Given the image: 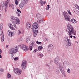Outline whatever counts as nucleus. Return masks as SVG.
<instances>
[{
	"mask_svg": "<svg viewBox=\"0 0 79 79\" xmlns=\"http://www.w3.org/2000/svg\"><path fill=\"white\" fill-rule=\"evenodd\" d=\"M10 2V0H7V1L5 2H2L0 5V12L2 11V10H4L5 12L6 13L7 11V8L8 3Z\"/></svg>",
	"mask_w": 79,
	"mask_h": 79,
	"instance_id": "nucleus-1",
	"label": "nucleus"
},
{
	"mask_svg": "<svg viewBox=\"0 0 79 79\" xmlns=\"http://www.w3.org/2000/svg\"><path fill=\"white\" fill-rule=\"evenodd\" d=\"M54 62L56 64L59 65L60 71L61 72L62 74H64L65 72L63 69V67L61 66V64L60 63V57H59V56H57L55 58L54 60Z\"/></svg>",
	"mask_w": 79,
	"mask_h": 79,
	"instance_id": "nucleus-2",
	"label": "nucleus"
},
{
	"mask_svg": "<svg viewBox=\"0 0 79 79\" xmlns=\"http://www.w3.org/2000/svg\"><path fill=\"white\" fill-rule=\"evenodd\" d=\"M66 31L67 33V34L69 36L73 34L74 35H76V31L74 30V27L70 25V26H68V27Z\"/></svg>",
	"mask_w": 79,
	"mask_h": 79,
	"instance_id": "nucleus-3",
	"label": "nucleus"
},
{
	"mask_svg": "<svg viewBox=\"0 0 79 79\" xmlns=\"http://www.w3.org/2000/svg\"><path fill=\"white\" fill-rule=\"evenodd\" d=\"M29 2V0H22L21 3L19 4V8L22 9L25 5H26Z\"/></svg>",
	"mask_w": 79,
	"mask_h": 79,
	"instance_id": "nucleus-4",
	"label": "nucleus"
},
{
	"mask_svg": "<svg viewBox=\"0 0 79 79\" xmlns=\"http://www.w3.org/2000/svg\"><path fill=\"white\" fill-rule=\"evenodd\" d=\"M38 24H37V23L35 22L33 24L31 29H32V31L34 32H37H37H38Z\"/></svg>",
	"mask_w": 79,
	"mask_h": 79,
	"instance_id": "nucleus-5",
	"label": "nucleus"
},
{
	"mask_svg": "<svg viewBox=\"0 0 79 79\" xmlns=\"http://www.w3.org/2000/svg\"><path fill=\"white\" fill-rule=\"evenodd\" d=\"M19 48V47L18 46H15V48H11L9 51V53L10 54H13V53H15L16 52H18V50Z\"/></svg>",
	"mask_w": 79,
	"mask_h": 79,
	"instance_id": "nucleus-6",
	"label": "nucleus"
},
{
	"mask_svg": "<svg viewBox=\"0 0 79 79\" xmlns=\"http://www.w3.org/2000/svg\"><path fill=\"white\" fill-rule=\"evenodd\" d=\"M63 15L64 16L65 18V20L66 21H69V22H71L70 19H69V15H68V14L66 12L64 11L63 13Z\"/></svg>",
	"mask_w": 79,
	"mask_h": 79,
	"instance_id": "nucleus-7",
	"label": "nucleus"
},
{
	"mask_svg": "<svg viewBox=\"0 0 79 79\" xmlns=\"http://www.w3.org/2000/svg\"><path fill=\"white\" fill-rule=\"evenodd\" d=\"M19 47L20 48H22V49L24 51H25V52L28 51V50H29L28 47L22 44L20 45Z\"/></svg>",
	"mask_w": 79,
	"mask_h": 79,
	"instance_id": "nucleus-8",
	"label": "nucleus"
},
{
	"mask_svg": "<svg viewBox=\"0 0 79 79\" xmlns=\"http://www.w3.org/2000/svg\"><path fill=\"white\" fill-rule=\"evenodd\" d=\"M14 72L15 74H18V75H20L21 74V70H19L18 69L15 68L14 70Z\"/></svg>",
	"mask_w": 79,
	"mask_h": 79,
	"instance_id": "nucleus-9",
	"label": "nucleus"
},
{
	"mask_svg": "<svg viewBox=\"0 0 79 79\" xmlns=\"http://www.w3.org/2000/svg\"><path fill=\"white\" fill-rule=\"evenodd\" d=\"M53 46L52 44H49L48 46V52L50 53L52 52V50L53 49Z\"/></svg>",
	"mask_w": 79,
	"mask_h": 79,
	"instance_id": "nucleus-10",
	"label": "nucleus"
},
{
	"mask_svg": "<svg viewBox=\"0 0 79 79\" xmlns=\"http://www.w3.org/2000/svg\"><path fill=\"white\" fill-rule=\"evenodd\" d=\"M22 67L23 69H26V62L25 60L23 61L22 64Z\"/></svg>",
	"mask_w": 79,
	"mask_h": 79,
	"instance_id": "nucleus-11",
	"label": "nucleus"
},
{
	"mask_svg": "<svg viewBox=\"0 0 79 79\" xmlns=\"http://www.w3.org/2000/svg\"><path fill=\"white\" fill-rule=\"evenodd\" d=\"M9 35L10 37H13V35H15V33H14V32H10L9 33Z\"/></svg>",
	"mask_w": 79,
	"mask_h": 79,
	"instance_id": "nucleus-12",
	"label": "nucleus"
},
{
	"mask_svg": "<svg viewBox=\"0 0 79 79\" xmlns=\"http://www.w3.org/2000/svg\"><path fill=\"white\" fill-rule=\"evenodd\" d=\"M16 21V23L17 24H20V21L19 20V19L18 18L16 20H15Z\"/></svg>",
	"mask_w": 79,
	"mask_h": 79,
	"instance_id": "nucleus-13",
	"label": "nucleus"
},
{
	"mask_svg": "<svg viewBox=\"0 0 79 79\" xmlns=\"http://www.w3.org/2000/svg\"><path fill=\"white\" fill-rule=\"evenodd\" d=\"M36 17L38 19H41V15L40 14H37L36 15Z\"/></svg>",
	"mask_w": 79,
	"mask_h": 79,
	"instance_id": "nucleus-14",
	"label": "nucleus"
},
{
	"mask_svg": "<svg viewBox=\"0 0 79 79\" xmlns=\"http://www.w3.org/2000/svg\"><path fill=\"white\" fill-rule=\"evenodd\" d=\"M10 18L11 19H12L13 20H14V21H15V20H16V19H17L18 18L15 17V16H11L10 17Z\"/></svg>",
	"mask_w": 79,
	"mask_h": 79,
	"instance_id": "nucleus-15",
	"label": "nucleus"
},
{
	"mask_svg": "<svg viewBox=\"0 0 79 79\" xmlns=\"http://www.w3.org/2000/svg\"><path fill=\"white\" fill-rule=\"evenodd\" d=\"M26 27L27 29H31V24H27V23Z\"/></svg>",
	"mask_w": 79,
	"mask_h": 79,
	"instance_id": "nucleus-16",
	"label": "nucleus"
},
{
	"mask_svg": "<svg viewBox=\"0 0 79 79\" xmlns=\"http://www.w3.org/2000/svg\"><path fill=\"white\" fill-rule=\"evenodd\" d=\"M40 4L41 6H43V5H44V2L43 1H40Z\"/></svg>",
	"mask_w": 79,
	"mask_h": 79,
	"instance_id": "nucleus-17",
	"label": "nucleus"
},
{
	"mask_svg": "<svg viewBox=\"0 0 79 79\" xmlns=\"http://www.w3.org/2000/svg\"><path fill=\"white\" fill-rule=\"evenodd\" d=\"M71 21L72 23H76V21L74 19H73L71 20Z\"/></svg>",
	"mask_w": 79,
	"mask_h": 79,
	"instance_id": "nucleus-18",
	"label": "nucleus"
},
{
	"mask_svg": "<svg viewBox=\"0 0 79 79\" xmlns=\"http://www.w3.org/2000/svg\"><path fill=\"white\" fill-rule=\"evenodd\" d=\"M38 32H37V30L36 31L34 32L33 33V36L34 37H36V36L37 35V34Z\"/></svg>",
	"mask_w": 79,
	"mask_h": 79,
	"instance_id": "nucleus-19",
	"label": "nucleus"
},
{
	"mask_svg": "<svg viewBox=\"0 0 79 79\" xmlns=\"http://www.w3.org/2000/svg\"><path fill=\"white\" fill-rule=\"evenodd\" d=\"M60 73V70H59V69H57L56 71V73L57 74H58Z\"/></svg>",
	"mask_w": 79,
	"mask_h": 79,
	"instance_id": "nucleus-20",
	"label": "nucleus"
},
{
	"mask_svg": "<svg viewBox=\"0 0 79 79\" xmlns=\"http://www.w3.org/2000/svg\"><path fill=\"white\" fill-rule=\"evenodd\" d=\"M4 71V70H3V69H1L0 70V75H1V74H3V73Z\"/></svg>",
	"mask_w": 79,
	"mask_h": 79,
	"instance_id": "nucleus-21",
	"label": "nucleus"
},
{
	"mask_svg": "<svg viewBox=\"0 0 79 79\" xmlns=\"http://www.w3.org/2000/svg\"><path fill=\"white\" fill-rule=\"evenodd\" d=\"M29 49L31 51L32 50V45H30L29 47Z\"/></svg>",
	"mask_w": 79,
	"mask_h": 79,
	"instance_id": "nucleus-22",
	"label": "nucleus"
},
{
	"mask_svg": "<svg viewBox=\"0 0 79 79\" xmlns=\"http://www.w3.org/2000/svg\"><path fill=\"white\" fill-rule=\"evenodd\" d=\"M5 38H4V36L3 35H2V37H1V41L2 42H3L4 41V40Z\"/></svg>",
	"mask_w": 79,
	"mask_h": 79,
	"instance_id": "nucleus-23",
	"label": "nucleus"
},
{
	"mask_svg": "<svg viewBox=\"0 0 79 79\" xmlns=\"http://www.w3.org/2000/svg\"><path fill=\"white\" fill-rule=\"evenodd\" d=\"M37 55L38 56H40V58H42V57L44 56V55H43L42 54H38Z\"/></svg>",
	"mask_w": 79,
	"mask_h": 79,
	"instance_id": "nucleus-24",
	"label": "nucleus"
},
{
	"mask_svg": "<svg viewBox=\"0 0 79 79\" xmlns=\"http://www.w3.org/2000/svg\"><path fill=\"white\" fill-rule=\"evenodd\" d=\"M18 35H20V34H22V32L20 30H19L18 31Z\"/></svg>",
	"mask_w": 79,
	"mask_h": 79,
	"instance_id": "nucleus-25",
	"label": "nucleus"
},
{
	"mask_svg": "<svg viewBox=\"0 0 79 79\" xmlns=\"http://www.w3.org/2000/svg\"><path fill=\"white\" fill-rule=\"evenodd\" d=\"M43 48V47H42V46H39L38 47V49L39 51L40 50H41V49H42Z\"/></svg>",
	"mask_w": 79,
	"mask_h": 79,
	"instance_id": "nucleus-26",
	"label": "nucleus"
},
{
	"mask_svg": "<svg viewBox=\"0 0 79 79\" xmlns=\"http://www.w3.org/2000/svg\"><path fill=\"white\" fill-rule=\"evenodd\" d=\"M11 6L12 9H13V10H14L15 9V6L13 4H11Z\"/></svg>",
	"mask_w": 79,
	"mask_h": 79,
	"instance_id": "nucleus-27",
	"label": "nucleus"
},
{
	"mask_svg": "<svg viewBox=\"0 0 79 79\" xmlns=\"http://www.w3.org/2000/svg\"><path fill=\"white\" fill-rule=\"evenodd\" d=\"M7 77L8 78H10L11 77V75L9 74V73L7 74Z\"/></svg>",
	"mask_w": 79,
	"mask_h": 79,
	"instance_id": "nucleus-28",
	"label": "nucleus"
},
{
	"mask_svg": "<svg viewBox=\"0 0 79 79\" xmlns=\"http://www.w3.org/2000/svg\"><path fill=\"white\" fill-rule=\"evenodd\" d=\"M29 41H30V39H29V38H27V39H26L27 43H28V42H29Z\"/></svg>",
	"mask_w": 79,
	"mask_h": 79,
	"instance_id": "nucleus-29",
	"label": "nucleus"
},
{
	"mask_svg": "<svg viewBox=\"0 0 79 79\" xmlns=\"http://www.w3.org/2000/svg\"><path fill=\"white\" fill-rule=\"evenodd\" d=\"M15 3L16 5H18V1L17 0L15 1Z\"/></svg>",
	"mask_w": 79,
	"mask_h": 79,
	"instance_id": "nucleus-30",
	"label": "nucleus"
},
{
	"mask_svg": "<svg viewBox=\"0 0 79 79\" xmlns=\"http://www.w3.org/2000/svg\"><path fill=\"white\" fill-rule=\"evenodd\" d=\"M68 39H68V38L67 37H65L64 38V40L65 41H66V40L67 41L68 40Z\"/></svg>",
	"mask_w": 79,
	"mask_h": 79,
	"instance_id": "nucleus-31",
	"label": "nucleus"
},
{
	"mask_svg": "<svg viewBox=\"0 0 79 79\" xmlns=\"http://www.w3.org/2000/svg\"><path fill=\"white\" fill-rule=\"evenodd\" d=\"M67 11H68V13H69V15H72V14H71V13L70 10H68Z\"/></svg>",
	"mask_w": 79,
	"mask_h": 79,
	"instance_id": "nucleus-32",
	"label": "nucleus"
},
{
	"mask_svg": "<svg viewBox=\"0 0 79 79\" xmlns=\"http://www.w3.org/2000/svg\"><path fill=\"white\" fill-rule=\"evenodd\" d=\"M17 11L18 12H18V13H21V10H19V9H17Z\"/></svg>",
	"mask_w": 79,
	"mask_h": 79,
	"instance_id": "nucleus-33",
	"label": "nucleus"
},
{
	"mask_svg": "<svg viewBox=\"0 0 79 79\" xmlns=\"http://www.w3.org/2000/svg\"><path fill=\"white\" fill-rule=\"evenodd\" d=\"M71 44H72L71 42H70V43H68V44L69 46H71Z\"/></svg>",
	"mask_w": 79,
	"mask_h": 79,
	"instance_id": "nucleus-34",
	"label": "nucleus"
},
{
	"mask_svg": "<svg viewBox=\"0 0 79 79\" xmlns=\"http://www.w3.org/2000/svg\"><path fill=\"white\" fill-rule=\"evenodd\" d=\"M67 41L68 42V43L71 42V40L70 39H68Z\"/></svg>",
	"mask_w": 79,
	"mask_h": 79,
	"instance_id": "nucleus-35",
	"label": "nucleus"
},
{
	"mask_svg": "<svg viewBox=\"0 0 79 79\" xmlns=\"http://www.w3.org/2000/svg\"><path fill=\"white\" fill-rule=\"evenodd\" d=\"M67 72L69 73H70V69H67Z\"/></svg>",
	"mask_w": 79,
	"mask_h": 79,
	"instance_id": "nucleus-36",
	"label": "nucleus"
},
{
	"mask_svg": "<svg viewBox=\"0 0 79 79\" xmlns=\"http://www.w3.org/2000/svg\"><path fill=\"white\" fill-rule=\"evenodd\" d=\"M36 44H41V42H39V41H36Z\"/></svg>",
	"mask_w": 79,
	"mask_h": 79,
	"instance_id": "nucleus-37",
	"label": "nucleus"
},
{
	"mask_svg": "<svg viewBox=\"0 0 79 79\" xmlns=\"http://www.w3.org/2000/svg\"><path fill=\"white\" fill-rule=\"evenodd\" d=\"M31 44L32 45H34V41H32L31 42Z\"/></svg>",
	"mask_w": 79,
	"mask_h": 79,
	"instance_id": "nucleus-38",
	"label": "nucleus"
},
{
	"mask_svg": "<svg viewBox=\"0 0 79 79\" xmlns=\"http://www.w3.org/2000/svg\"><path fill=\"white\" fill-rule=\"evenodd\" d=\"M13 25L14 26L15 28H16V29L17 28V27H16V24H13Z\"/></svg>",
	"mask_w": 79,
	"mask_h": 79,
	"instance_id": "nucleus-39",
	"label": "nucleus"
},
{
	"mask_svg": "<svg viewBox=\"0 0 79 79\" xmlns=\"http://www.w3.org/2000/svg\"><path fill=\"white\" fill-rule=\"evenodd\" d=\"M14 60L15 61H16V60H18V57L15 58H14Z\"/></svg>",
	"mask_w": 79,
	"mask_h": 79,
	"instance_id": "nucleus-40",
	"label": "nucleus"
},
{
	"mask_svg": "<svg viewBox=\"0 0 79 79\" xmlns=\"http://www.w3.org/2000/svg\"><path fill=\"white\" fill-rule=\"evenodd\" d=\"M17 16H20V15L19 13L17 12Z\"/></svg>",
	"mask_w": 79,
	"mask_h": 79,
	"instance_id": "nucleus-41",
	"label": "nucleus"
},
{
	"mask_svg": "<svg viewBox=\"0 0 79 79\" xmlns=\"http://www.w3.org/2000/svg\"><path fill=\"white\" fill-rule=\"evenodd\" d=\"M37 51V49H35V50H34L33 52L34 53H35V52H36Z\"/></svg>",
	"mask_w": 79,
	"mask_h": 79,
	"instance_id": "nucleus-42",
	"label": "nucleus"
},
{
	"mask_svg": "<svg viewBox=\"0 0 79 79\" xmlns=\"http://www.w3.org/2000/svg\"><path fill=\"white\" fill-rule=\"evenodd\" d=\"M2 52H3L2 50L0 49V54H2Z\"/></svg>",
	"mask_w": 79,
	"mask_h": 79,
	"instance_id": "nucleus-43",
	"label": "nucleus"
},
{
	"mask_svg": "<svg viewBox=\"0 0 79 79\" xmlns=\"http://www.w3.org/2000/svg\"><path fill=\"white\" fill-rule=\"evenodd\" d=\"M40 21V23H44V21H43V20L42 19Z\"/></svg>",
	"mask_w": 79,
	"mask_h": 79,
	"instance_id": "nucleus-44",
	"label": "nucleus"
},
{
	"mask_svg": "<svg viewBox=\"0 0 79 79\" xmlns=\"http://www.w3.org/2000/svg\"><path fill=\"white\" fill-rule=\"evenodd\" d=\"M31 36H29L28 37V39H31Z\"/></svg>",
	"mask_w": 79,
	"mask_h": 79,
	"instance_id": "nucleus-45",
	"label": "nucleus"
},
{
	"mask_svg": "<svg viewBox=\"0 0 79 79\" xmlns=\"http://www.w3.org/2000/svg\"><path fill=\"white\" fill-rule=\"evenodd\" d=\"M45 40H46V41H48V39L47 38H45Z\"/></svg>",
	"mask_w": 79,
	"mask_h": 79,
	"instance_id": "nucleus-46",
	"label": "nucleus"
},
{
	"mask_svg": "<svg viewBox=\"0 0 79 79\" xmlns=\"http://www.w3.org/2000/svg\"><path fill=\"white\" fill-rule=\"evenodd\" d=\"M9 27H10V29H13V27H11V26H9Z\"/></svg>",
	"mask_w": 79,
	"mask_h": 79,
	"instance_id": "nucleus-47",
	"label": "nucleus"
},
{
	"mask_svg": "<svg viewBox=\"0 0 79 79\" xmlns=\"http://www.w3.org/2000/svg\"><path fill=\"white\" fill-rule=\"evenodd\" d=\"M11 60H13V55H12L11 57Z\"/></svg>",
	"mask_w": 79,
	"mask_h": 79,
	"instance_id": "nucleus-48",
	"label": "nucleus"
},
{
	"mask_svg": "<svg viewBox=\"0 0 79 79\" xmlns=\"http://www.w3.org/2000/svg\"><path fill=\"white\" fill-rule=\"evenodd\" d=\"M46 66H49V65H48V64H46Z\"/></svg>",
	"mask_w": 79,
	"mask_h": 79,
	"instance_id": "nucleus-49",
	"label": "nucleus"
},
{
	"mask_svg": "<svg viewBox=\"0 0 79 79\" xmlns=\"http://www.w3.org/2000/svg\"><path fill=\"white\" fill-rule=\"evenodd\" d=\"M31 46H32V47H34V46H35V45L34 44H33V45H31Z\"/></svg>",
	"mask_w": 79,
	"mask_h": 79,
	"instance_id": "nucleus-50",
	"label": "nucleus"
},
{
	"mask_svg": "<svg viewBox=\"0 0 79 79\" xmlns=\"http://www.w3.org/2000/svg\"><path fill=\"white\" fill-rule=\"evenodd\" d=\"M54 69V67H51V69Z\"/></svg>",
	"mask_w": 79,
	"mask_h": 79,
	"instance_id": "nucleus-51",
	"label": "nucleus"
},
{
	"mask_svg": "<svg viewBox=\"0 0 79 79\" xmlns=\"http://www.w3.org/2000/svg\"><path fill=\"white\" fill-rule=\"evenodd\" d=\"M52 62H53V60H51L50 61V63H52Z\"/></svg>",
	"mask_w": 79,
	"mask_h": 79,
	"instance_id": "nucleus-52",
	"label": "nucleus"
},
{
	"mask_svg": "<svg viewBox=\"0 0 79 79\" xmlns=\"http://www.w3.org/2000/svg\"><path fill=\"white\" fill-rule=\"evenodd\" d=\"M2 58V55L0 54V58Z\"/></svg>",
	"mask_w": 79,
	"mask_h": 79,
	"instance_id": "nucleus-53",
	"label": "nucleus"
},
{
	"mask_svg": "<svg viewBox=\"0 0 79 79\" xmlns=\"http://www.w3.org/2000/svg\"><path fill=\"white\" fill-rule=\"evenodd\" d=\"M73 37L74 39H76V37L74 36H73Z\"/></svg>",
	"mask_w": 79,
	"mask_h": 79,
	"instance_id": "nucleus-54",
	"label": "nucleus"
},
{
	"mask_svg": "<svg viewBox=\"0 0 79 79\" xmlns=\"http://www.w3.org/2000/svg\"><path fill=\"white\" fill-rule=\"evenodd\" d=\"M10 26H13V25L11 24V23H10Z\"/></svg>",
	"mask_w": 79,
	"mask_h": 79,
	"instance_id": "nucleus-55",
	"label": "nucleus"
},
{
	"mask_svg": "<svg viewBox=\"0 0 79 79\" xmlns=\"http://www.w3.org/2000/svg\"><path fill=\"white\" fill-rule=\"evenodd\" d=\"M38 22L39 23H40V20H38Z\"/></svg>",
	"mask_w": 79,
	"mask_h": 79,
	"instance_id": "nucleus-56",
	"label": "nucleus"
},
{
	"mask_svg": "<svg viewBox=\"0 0 79 79\" xmlns=\"http://www.w3.org/2000/svg\"><path fill=\"white\" fill-rule=\"evenodd\" d=\"M12 29V30H15V28H13V27Z\"/></svg>",
	"mask_w": 79,
	"mask_h": 79,
	"instance_id": "nucleus-57",
	"label": "nucleus"
},
{
	"mask_svg": "<svg viewBox=\"0 0 79 79\" xmlns=\"http://www.w3.org/2000/svg\"><path fill=\"white\" fill-rule=\"evenodd\" d=\"M73 36L72 35H71L70 36V38H73Z\"/></svg>",
	"mask_w": 79,
	"mask_h": 79,
	"instance_id": "nucleus-58",
	"label": "nucleus"
},
{
	"mask_svg": "<svg viewBox=\"0 0 79 79\" xmlns=\"http://www.w3.org/2000/svg\"><path fill=\"white\" fill-rule=\"evenodd\" d=\"M47 6L48 7H50V5H47Z\"/></svg>",
	"mask_w": 79,
	"mask_h": 79,
	"instance_id": "nucleus-59",
	"label": "nucleus"
},
{
	"mask_svg": "<svg viewBox=\"0 0 79 79\" xmlns=\"http://www.w3.org/2000/svg\"><path fill=\"white\" fill-rule=\"evenodd\" d=\"M46 3V2H45V1L44 2V5H45V4Z\"/></svg>",
	"mask_w": 79,
	"mask_h": 79,
	"instance_id": "nucleus-60",
	"label": "nucleus"
},
{
	"mask_svg": "<svg viewBox=\"0 0 79 79\" xmlns=\"http://www.w3.org/2000/svg\"><path fill=\"white\" fill-rule=\"evenodd\" d=\"M21 40V41H22V40H23V38H21V40Z\"/></svg>",
	"mask_w": 79,
	"mask_h": 79,
	"instance_id": "nucleus-61",
	"label": "nucleus"
},
{
	"mask_svg": "<svg viewBox=\"0 0 79 79\" xmlns=\"http://www.w3.org/2000/svg\"><path fill=\"white\" fill-rule=\"evenodd\" d=\"M9 7H10V6H11V5L9 4Z\"/></svg>",
	"mask_w": 79,
	"mask_h": 79,
	"instance_id": "nucleus-62",
	"label": "nucleus"
},
{
	"mask_svg": "<svg viewBox=\"0 0 79 79\" xmlns=\"http://www.w3.org/2000/svg\"><path fill=\"white\" fill-rule=\"evenodd\" d=\"M77 8H78V10H79V6L77 7Z\"/></svg>",
	"mask_w": 79,
	"mask_h": 79,
	"instance_id": "nucleus-63",
	"label": "nucleus"
},
{
	"mask_svg": "<svg viewBox=\"0 0 79 79\" xmlns=\"http://www.w3.org/2000/svg\"><path fill=\"white\" fill-rule=\"evenodd\" d=\"M47 10H49V7H48Z\"/></svg>",
	"mask_w": 79,
	"mask_h": 79,
	"instance_id": "nucleus-64",
	"label": "nucleus"
}]
</instances>
